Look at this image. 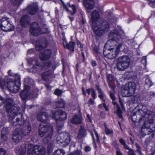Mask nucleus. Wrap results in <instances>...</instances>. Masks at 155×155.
<instances>
[{"instance_id": "20e7f679", "label": "nucleus", "mask_w": 155, "mask_h": 155, "mask_svg": "<svg viewBox=\"0 0 155 155\" xmlns=\"http://www.w3.org/2000/svg\"><path fill=\"white\" fill-rule=\"evenodd\" d=\"M147 110L146 106L141 104L139 105L136 107L134 112L131 115L132 121L133 122H136L137 118H139V119H141V117L147 115Z\"/></svg>"}, {"instance_id": "a19ab883", "label": "nucleus", "mask_w": 155, "mask_h": 155, "mask_svg": "<svg viewBox=\"0 0 155 155\" xmlns=\"http://www.w3.org/2000/svg\"><path fill=\"white\" fill-rule=\"evenodd\" d=\"M107 80L111 82L113 81L114 78L111 74H109L107 76Z\"/></svg>"}, {"instance_id": "052dcab7", "label": "nucleus", "mask_w": 155, "mask_h": 155, "mask_svg": "<svg viewBox=\"0 0 155 155\" xmlns=\"http://www.w3.org/2000/svg\"><path fill=\"white\" fill-rule=\"evenodd\" d=\"M91 64L93 66H95L96 65L97 63L95 61H93L91 62Z\"/></svg>"}, {"instance_id": "c85d7f7f", "label": "nucleus", "mask_w": 155, "mask_h": 155, "mask_svg": "<svg viewBox=\"0 0 155 155\" xmlns=\"http://www.w3.org/2000/svg\"><path fill=\"white\" fill-rule=\"evenodd\" d=\"M113 103L114 105L115 108H117V112L118 116L119 118H122V111L120 109L119 105L115 102H113Z\"/></svg>"}, {"instance_id": "603ef678", "label": "nucleus", "mask_w": 155, "mask_h": 155, "mask_svg": "<svg viewBox=\"0 0 155 155\" xmlns=\"http://www.w3.org/2000/svg\"><path fill=\"white\" fill-rule=\"evenodd\" d=\"M110 98L112 99L114 101L115 99V97L114 96V94L111 92H110Z\"/></svg>"}, {"instance_id": "774afa93", "label": "nucleus", "mask_w": 155, "mask_h": 155, "mask_svg": "<svg viewBox=\"0 0 155 155\" xmlns=\"http://www.w3.org/2000/svg\"><path fill=\"white\" fill-rule=\"evenodd\" d=\"M61 125H60V126H59L58 124V122H57V127H58H58H60V128H62V127H63V125H62V124L61 123Z\"/></svg>"}, {"instance_id": "5701e85b", "label": "nucleus", "mask_w": 155, "mask_h": 155, "mask_svg": "<svg viewBox=\"0 0 155 155\" xmlns=\"http://www.w3.org/2000/svg\"><path fill=\"white\" fill-rule=\"evenodd\" d=\"M82 117L81 115H75L72 118L71 122L73 124H78L82 123Z\"/></svg>"}, {"instance_id": "7c9ffc66", "label": "nucleus", "mask_w": 155, "mask_h": 155, "mask_svg": "<svg viewBox=\"0 0 155 155\" xmlns=\"http://www.w3.org/2000/svg\"><path fill=\"white\" fill-rule=\"evenodd\" d=\"M38 42H36V48L37 50L39 51L43 48H45L47 46L46 42H44L41 44V45H38Z\"/></svg>"}, {"instance_id": "9b49d317", "label": "nucleus", "mask_w": 155, "mask_h": 155, "mask_svg": "<svg viewBox=\"0 0 155 155\" xmlns=\"http://www.w3.org/2000/svg\"><path fill=\"white\" fill-rule=\"evenodd\" d=\"M116 48V49L115 50L109 49L104 50L103 51L104 55L109 59H112L115 58L119 51V47Z\"/></svg>"}, {"instance_id": "79ce46f5", "label": "nucleus", "mask_w": 155, "mask_h": 155, "mask_svg": "<svg viewBox=\"0 0 155 155\" xmlns=\"http://www.w3.org/2000/svg\"><path fill=\"white\" fill-rule=\"evenodd\" d=\"M82 153L80 150H77L75 153L70 154L69 155H81Z\"/></svg>"}, {"instance_id": "9d476101", "label": "nucleus", "mask_w": 155, "mask_h": 155, "mask_svg": "<svg viewBox=\"0 0 155 155\" xmlns=\"http://www.w3.org/2000/svg\"><path fill=\"white\" fill-rule=\"evenodd\" d=\"M30 31L31 34L35 36L48 32L47 30L46 31H44L43 29L41 30L38 24L35 22L33 23L31 25Z\"/></svg>"}, {"instance_id": "bb28decb", "label": "nucleus", "mask_w": 155, "mask_h": 155, "mask_svg": "<svg viewBox=\"0 0 155 155\" xmlns=\"http://www.w3.org/2000/svg\"><path fill=\"white\" fill-rule=\"evenodd\" d=\"M86 134V131L85 128L83 127H81L79 130L77 137L79 139H81L85 137Z\"/></svg>"}, {"instance_id": "f3484780", "label": "nucleus", "mask_w": 155, "mask_h": 155, "mask_svg": "<svg viewBox=\"0 0 155 155\" xmlns=\"http://www.w3.org/2000/svg\"><path fill=\"white\" fill-rule=\"evenodd\" d=\"M83 4L88 12H91L94 7L95 2L94 0H84Z\"/></svg>"}, {"instance_id": "1a4fd4ad", "label": "nucleus", "mask_w": 155, "mask_h": 155, "mask_svg": "<svg viewBox=\"0 0 155 155\" xmlns=\"http://www.w3.org/2000/svg\"><path fill=\"white\" fill-rule=\"evenodd\" d=\"M0 27L5 31H10L14 30V26L8 20V18H4L0 20Z\"/></svg>"}, {"instance_id": "f8f14e48", "label": "nucleus", "mask_w": 155, "mask_h": 155, "mask_svg": "<svg viewBox=\"0 0 155 155\" xmlns=\"http://www.w3.org/2000/svg\"><path fill=\"white\" fill-rule=\"evenodd\" d=\"M51 127L53 129L51 125L46 124L45 123H41L39 127V133L40 137H43L47 132H48L49 134L50 131H49L48 130Z\"/></svg>"}, {"instance_id": "09e8293b", "label": "nucleus", "mask_w": 155, "mask_h": 155, "mask_svg": "<svg viewBox=\"0 0 155 155\" xmlns=\"http://www.w3.org/2000/svg\"><path fill=\"white\" fill-rule=\"evenodd\" d=\"M94 134H95V135L96 137L97 141L98 142H99L100 139H99V138L97 132V131L95 130H94Z\"/></svg>"}, {"instance_id": "473e14b6", "label": "nucleus", "mask_w": 155, "mask_h": 155, "mask_svg": "<svg viewBox=\"0 0 155 155\" xmlns=\"http://www.w3.org/2000/svg\"><path fill=\"white\" fill-rule=\"evenodd\" d=\"M56 107L62 108L64 107L65 104L64 101L62 100L60 101H58L55 103Z\"/></svg>"}, {"instance_id": "ea45409f", "label": "nucleus", "mask_w": 155, "mask_h": 155, "mask_svg": "<svg viewBox=\"0 0 155 155\" xmlns=\"http://www.w3.org/2000/svg\"><path fill=\"white\" fill-rule=\"evenodd\" d=\"M62 93V91L58 89H56L54 91V94L57 96H59Z\"/></svg>"}, {"instance_id": "6ab92c4d", "label": "nucleus", "mask_w": 155, "mask_h": 155, "mask_svg": "<svg viewBox=\"0 0 155 155\" xmlns=\"http://www.w3.org/2000/svg\"><path fill=\"white\" fill-rule=\"evenodd\" d=\"M29 91V87L27 85L24 84V90L21 92L20 94V96L23 100H25L30 94Z\"/></svg>"}, {"instance_id": "aec40b11", "label": "nucleus", "mask_w": 155, "mask_h": 155, "mask_svg": "<svg viewBox=\"0 0 155 155\" xmlns=\"http://www.w3.org/2000/svg\"><path fill=\"white\" fill-rule=\"evenodd\" d=\"M51 54V52L50 50H46L40 53L39 57L41 60L45 61L50 58Z\"/></svg>"}, {"instance_id": "f257e3e1", "label": "nucleus", "mask_w": 155, "mask_h": 155, "mask_svg": "<svg viewBox=\"0 0 155 155\" xmlns=\"http://www.w3.org/2000/svg\"><path fill=\"white\" fill-rule=\"evenodd\" d=\"M92 28L97 35L101 36L110 29L108 23L101 17L99 12L94 10L91 14Z\"/></svg>"}, {"instance_id": "a18cd8bd", "label": "nucleus", "mask_w": 155, "mask_h": 155, "mask_svg": "<svg viewBox=\"0 0 155 155\" xmlns=\"http://www.w3.org/2000/svg\"><path fill=\"white\" fill-rule=\"evenodd\" d=\"M6 152V151L3 149L0 148V155H5Z\"/></svg>"}, {"instance_id": "49530a36", "label": "nucleus", "mask_w": 155, "mask_h": 155, "mask_svg": "<svg viewBox=\"0 0 155 155\" xmlns=\"http://www.w3.org/2000/svg\"><path fill=\"white\" fill-rule=\"evenodd\" d=\"M128 155H135V153L132 149H130L127 152Z\"/></svg>"}, {"instance_id": "7ed1b4c3", "label": "nucleus", "mask_w": 155, "mask_h": 155, "mask_svg": "<svg viewBox=\"0 0 155 155\" xmlns=\"http://www.w3.org/2000/svg\"><path fill=\"white\" fill-rule=\"evenodd\" d=\"M5 109L8 113L9 121L13 122L14 117L17 115L19 108L14 106L12 99L9 98L6 101Z\"/></svg>"}, {"instance_id": "2eb2a0df", "label": "nucleus", "mask_w": 155, "mask_h": 155, "mask_svg": "<svg viewBox=\"0 0 155 155\" xmlns=\"http://www.w3.org/2000/svg\"><path fill=\"white\" fill-rule=\"evenodd\" d=\"M49 131H50L49 134L43 140V141L48 146L50 147L54 143V141L51 140V138L53 134V129L51 127L49 128Z\"/></svg>"}, {"instance_id": "4468645a", "label": "nucleus", "mask_w": 155, "mask_h": 155, "mask_svg": "<svg viewBox=\"0 0 155 155\" xmlns=\"http://www.w3.org/2000/svg\"><path fill=\"white\" fill-rule=\"evenodd\" d=\"M36 65L32 68V72L36 73L37 71H41V70L44 68L47 69L50 66V62L48 61L44 64V66H42V63H38L37 61L35 62Z\"/></svg>"}, {"instance_id": "ddd939ff", "label": "nucleus", "mask_w": 155, "mask_h": 155, "mask_svg": "<svg viewBox=\"0 0 155 155\" xmlns=\"http://www.w3.org/2000/svg\"><path fill=\"white\" fill-rule=\"evenodd\" d=\"M23 135L22 131L19 128L16 129L14 131L12 137L13 142L15 143L19 142L21 140Z\"/></svg>"}, {"instance_id": "72a5a7b5", "label": "nucleus", "mask_w": 155, "mask_h": 155, "mask_svg": "<svg viewBox=\"0 0 155 155\" xmlns=\"http://www.w3.org/2000/svg\"><path fill=\"white\" fill-rule=\"evenodd\" d=\"M65 152L62 149H58L56 150L54 153V155H64Z\"/></svg>"}, {"instance_id": "412c9836", "label": "nucleus", "mask_w": 155, "mask_h": 155, "mask_svg": "<svg viewBox=\"0 0 155 155\" xmlns=\"http://www.w3.org/2000/svg\"><path fill=\"white\" fill-rule=\"evenodd\" d=\"M147 124H145L144 125H143L141 129V133L143 135H146L149 134L150 133L152 132L155 130V127H152L151 128L146 127Z\"/></svg>"}, {"instance_id": "de8ad7c7", "label": "nucleus", "mask_w": 155, "mask_h": 155, "mask_svg": "<svg viewBox=\"0 0 155 155\" xmlns=\"http://www.w3.org/2000/svg\"><path fill=\"white\" fill-rule=\"evenodd\" d=\"M70 6L71 7L73 11V13L71 12V14L72 15H73L76 12V10L75 9V6L73 5H72L71 6Z\"/></svg>"}, {"instance_id": "58836bf2", "label": "nucleus", "mask_w": 155, "mask_h": 155, "mask_svg": "<svg viewBox=\"0 0 155 155\" xmlns=\"http://www.w3.org/2000/svg\"><path fill=\"white\" fill-rule=\"evenodd\" d=\"M13 4L15 5H19L20 4V0H11Z\"/></svg>"}, {"instance_id": "37998d69", "label": "nucleus", "mask_w": 155, "mask_h": 155, "mask_svg": "<svg viewBox=\"0 0 155 155\" xmlns=\"http://www.w3.org/2000/svg\"><path fill=\"white\" fill-rule=\"evenodd\" d=\"M87 103L88 104L89 106L91 105L94 104L95 102L94 100L91 98H90L88 101Z\"/></svg>"}, {"instance_id": "69168bd1", "label": "nucleus", "mask_w": 155, "mask_h": 155, "mask_svg": "<svg viewBox=\"0 0 155 155\" xmlns=\"http://www.w3.org/2000/svg\"><path fill=\"white\" fill-rule=\"evenodd\" d=\"M87 117L88 119V120L90 122L91 121V119L90 118V116L88 114L87 115Z\"/></svg>"}, {"instance_id": "c9c22d12", "label": "nucleus", "mask_w": 155, "mask_h": 155, "mask_svg": "<svg viewBox=\"0 0 155 155\" xmlns=\"http://www.w3.org/2000/svg\"><path fill=\"white\" fill-rule=\"evenodd\" d=\"M51 74V72H49L48 71L43 73L41 75L42 78L43 79L45 80H46V79L48 78Z\"/></svg>"}, {"instance_id": "dca6fc26", "label": "nucleus", "mask_w": 155, "mask_h": 155, "mask_svg": "<svg viewBox=\"0 0 155 155\" xmlns=\"http://www.w3.org/2000/svg\"><path fill=\"white\" fill-rule=\"evenodd\" d=\"M51 113L52 114V118H55V120L57 122L56 114L58 115L59 116V119L61 120H65L67 118V115L66 113L61 110H59L55 112L53 111H51Z\"/></svg>"}, {"instance_id": "e2e57ef3", "label": "nucleus", "mask_w": 155, "mask_h": 155, "mask_svg": "<svg viewBox=\"0 0 155 155\" xmlns=\"http://www.w3.org/2000/svg\"><path fill=\"white\" fill-rule=\"evenodd\" d=\"M137 151L140 154V155H143L141 153V151L140 150V148L137 149Z\"/></svg>"}, {"instance_id": "4be33fe9", "label": "nucleus", "mask_w": 155, "mask_h": 155, "mask_svg": "<svg viewBox=\"0 0 155 155\" xmlns=\"http://www.w3.org/2000/svg\"><path fill=\"white\" fill-rule=\"evenodd\" d=\"M49 116L45 112H40L38 114L37 119L42 123L46 122L48 119Z\"/></svg>"}, {"instance_id": "c03bdc74", "label": "nucleus", "mask_w": 155, "mask_h": 155, "mask_svg": "<svg viewBox=\"0 0 155 155\" xmlns=\"http://www.w3.org/2000/svg\"><path fill=\"white\" fill-rule=\"evenodd\" d=\"M91 94L93 99H95L96 97V94L95 91L93 89H91Z\"/></svg>"}, {"instance_id": "6e6d98bb", "label": "nucleus", "mask_w": 155, "mask_h": 155, "mask_svg": "<svg viewBox=\"0 0 155 155\" xmlns=\"http://www.w3.org/2000/svg\"><path fill=\"white\" fill-rule=\"evenodd\" d=\"M116 151V155H122V153L120 152V150L119 149H117Z\"/></svg>"}, {"instance_id": "393cba45", "label": "nucleus", "mask_w": 155, "mask_h": 155, "mask_svg": "<svg viewBox=\"0 0 155 155\" xmlns=\"http://www.w3.org/2000/svg\"><path fill=\"white\" fill-rule=\"evenodd\" d=\"M26 151V145L23 144L21 146L16 148V153L18 155H25Z\"/></svg>"}, {"instance_id": "bf43d9fd", "label": "nucleus", "mask_w": 155, "mask_h": 155, "mask_svg": "<svg viewBox=\"0 0 155 155\" xmlns=\"http://www.w3.org/2000/svg\"><path fill=\"white\" fill-rule=\"evenodd\" d=\"M97 90L99 94H101L103 93L101 90L98 87H97Z\"/></svg>"}, {"instance_id": "c756f323", "label": "nucleus", "mask_w": 155, "mask_h": 155, "mask_svg": "<svg viewBox=\"0 0 155 155\" xmlns=\"http://www.w3.org/2000/svg\"><path fill=\"white\" fill-rule=\"evenodd\" d=\"M28 17L26 15L22 17L20 20V22L22 26H24L28 24Z\"/></svg>"}, {"instance_id": "0e129e2a", "label": "nucleus", "mask_w": 155, "mask_h": 155, "mask_svg": "<svg viewBox=\"0 0 155 155\" xmlns=\"http://www.w3.org/2000/svg\"><path fill=\"white\" fill-rule=\"evenodd\" d=\"M91 89H87V90H86L87 92V94H89V95L90 94L91 92Z\"/></svg>"}, {"instance_id": "cd10ccee", "label": "nucleus", "mask_w": 155, "mask_h": 155, "mask_svg": "<svg viewBox=\"0 0 155 155\" xmlns=\"http://www.w3.org/2000/svg\"><path fill=\"white\" fill-rule=\"evenodd\" d=\"M64 46L69 49L70 51H73L74 49V47L75 45V43L74 42H71L69 43H67L66 45L64 44Z\"/></svg>"}, {"instance_id": "a878e982", "label": "nucleus", "mask_w": 155, "mask_h": 155, "mask_svg": "<svg viewBox=\"0 0 155 155\" xmlns=\"http://www.w3.org/2000/svg\"><path fill=\"white\" fill-rule=\"evenodd\" d=\"M8 128H4L2 131V139L4 141H7L8 139Z\"/></svg>"}, {"instance_id": "e433bc0d", "label": "nucleus", "mask_w": 155, "mask_h": 155, "mask_svg": "<svg viewBox=\"0 0 155 155\" xmlns=\"http://www.w3.org/2000/svg\"><path fill=\"white\" fill-rule=\"evenodd\" d=\"M149 4L152 8L155 7V0H149Z\"/></svg>"}, {"instance_id": "f03ea898", "label": "nucleus", "mask_w": 155, "mask_h": 155, "mask_svg": "<svg viewBox=\"0 0 155 155\" xmlns=\"http://www.w3.org/2000/svg\"><path fill=\"white\" fill-rule=\"evenodd\" d=\"M20 85V77L18 75L15 76L14 81L10 78L6 80L0 78V87L2 89L7 88L10 91L16 93L19 91Z\"/></svg>"}, {"instance_id": "4d7b16f0", "label": "nucleus", "mask_w": 155, "mask_h": 155, "mask_svg": "<svg viewBox=\"0 0 155 155\" xmlns=\"http://www.w3.org/2000/svg\"><path fill=\"white\" fill-rule=\"evenodd\" d=\"M123 145L124 146V147L125 149L128 150H130V149H131V148L129 147L127 145L126 143L124 144Z\"/></svg>"}, {"instance_id": "864d4df0", "label": "nucleus", "mask_w": 155, "mask_h": 155, "mask_svg": "<svg viewBox=\"0 0 155 155\" xmlns=\"http://www.w3.org/2000/svg\"><path fill=\"white\" fill-rule=\"evenodd\" d=\"M146 83L149 85V86L150 87L152 85V82L149 79H147L146 81Z\"/></svg>"}, {"instance_id": "b1692460", "label": "nucleus", "mask_w": 155, "mask_h": 155, "mask_svg": "<svg viewBox=\"0 0 155 155\" xmlns=\"http://www.w3.org/2000/svg\"><path fill=\"white\" fill-rule=\"evenodd\" d=\"M37 9V5L36 4H34L28 7L27 12L30 15H33L36 13Z\"/></svg>"}, {"instance_id": "0eeeda50", "label": "nucleus", "mask_w": 155, "mask_h": 155, "mask_svg": "<svg viewBox=\"0 0 155 155\" xmlns=\"http://www.w3.org/2000/svg\"><path fill=\"white\" fill-rule=\"evenodd\" d=\"M28 147V155H44L45 153V149L38 145L34 146L32 144H29Z\"/></svg>"}, {"instance_id": "6e6552de", "label": "nucleus", "mask_w": 155, "mask_h": 155, "mask_svg": "<svg viewBox=\"0 0 155 155\" xmlns=\"http://www.w3.org/2000/svg\"><path fill=\"white\" fill-rule=\"evenodd\" d=\"M71 141L70 136L67 133L60 134L57 138V142L58 143L61 144L63 147L68 145Z\"/></svg>"}, {"instance_id": "3c124183", "label": "nucleus", "mask_w": 155, "mask_h": 155, "mask_svg": "<svg viewBox=\"0 0 155 155\" xmlns=\"http://www.w3.org/2000/svg\"><path fill=\"white\" fill-rule=\"evenodd\" d=\"M91 150V148L88 146H86L85 147V151L86 152H89Z\"/></svg>"}, {"instance_id": "a211bd4d", "label": "nucleus", "mask_w": 155, "mask_h": 155, "mask_svg": "<svg viewBox=\"0 0 155 155\" xmlns=\"http://www.w3.org/2000/svg\"><path fill=\"white\" fill-rule=\"evenodd\" d=\"M106 45L107 46H109L110 47V48H109V49H113V50L116 49V48L119 47V50L120 48L122 46L121 44H119L116 41L113 40H108L107 42Z\"/></svg>"}, {"instance_id": "39448f33", "label": "nucleus", "mask_w": 155, "mask_h": 155, "mask_svg": "<svg viewBox=\"0 0 155 155\" xmlns=\"http://www.w3.org/2000/svg\"><path fill=\"white\" fill-rule=\"evenodd\" d=\"M116 67L119 71H124L129 67L130 59L127 55H123L119 57L117 59Z\"/></svg>"}, {"instance_id": "5fc2aeb1", "label": "nucleus", "mask_w": 155, "mask_h": 155, "mask_svg": "<svg viewBox=\"0 0 155 155\" xmlns=\"http://www.w3.org/2000/svg\"><path fill=\"white\" fill-rule=\"evenodd\" d=\"M4 100L3 98L0 95V106H1L4 103Z\"/></svg>"}, {"instance_id": "423d86ee", "label": "nucleus", "mask_w": 155, "mask_h": 155, "mask_svg": "<svg viewBox=\"0 0 155 155\" xmlns=\"http://www.w3.org/2000/svg\"><path fill=\"white\" fill-rule=\"evenodd\" d=\"M136 88V85L134 82H129L122 87L121 94L124 97H130L133 95Z\"/></svg>"}, {"instance_id": "680f3d73", "label": "nucleus", "mask_w": 155, "mask_h": 155, "mask_svg": "<svg viewBox=\"0 0 155 155\" xmlns=\"http://www.w3.org/2000/svg\"><path fill=\"white\" fill-rule=\"evenodd\" d=\"M119 101H120V105L122 107V109H123V108H124V105L123 104V101L122 100H121L120 99H119Z\"/></svg>"}, {"instance_id": "338daca9", "label": "nucleus", "mask_w": 155, "mask_h": 155, "mask_svg": "<svg viewBox=\"0 0 155 155\" xmlns=\"http://www.w3.org/2000/svg\"><path fill=\"white\" fill-rule=\"evenodd\" d=\"M47 89L48 90H50L51 89V87L49 85H47L46 86Z\"/></svg>"}, {"instance_id": "f704fd0d", "label": "nucleus", "mask_w": 155, "mask_h": 155, "mask_svg": "<svg viewBox=\"0 0 155 155\" xmlns=\"http://www.w3.org/2000/svg\"><path fill=\"white\" fill-rule=\"evenodd\" d=\"M105 125V132L107 135H109L112 134L113 133V130L111 129H110L107 127L106 125Z\"/></svg>"}, {"instance_id": "2f4dec72", "label": "nucleus", "mask_w": 155, "mask_h": 155, "mask_svg": "<svg viewBox=\"0 0 155 155\" xmlns=\"http://www.w3.org/2000/svg\"><path fill=\"white\" fill-rule=\"evenodd\" d=\"M98 97L102 100V104H103V106L104 107L105 109V110L107 111L108 109V107L106 105V104L105 103L104 100L103 99L104 94L102 93L100 94L99 95Z\"/></svg>"}, {"instance_id": "4c0bfd02", "label": "nucleus", "mask_w": 155, "mask_h": 155, "mask_svg": "<svg viewBox=\"0 0 155 155\" xmlns=\"http://www.w3.org/2000/svg\"><path fill=\"white\" fill-rule=\"evenodd\" d=\"M22 121V120H20L19 118H17L16 119V122L13 123V125H16L18 124L19 125H22V124L21 123Z\"/></svg>"}, {"instance_id": "8fccbe9b", "label": "nucleus", "mask_w": 155, "mask_h": 155, "mask_svg": "<svg viewBox=\"0 0 155 155\" xmlns=\"http://www.w3.org/2000/svg\"><path fill=\"white\" fill-rule=\"evenodd\" d=\"M112 145L116 148V149L118 148V146L116 140L113 141Z\"/></svg>"}, {"instance_id": "13d9d810", "label": "nucleus", "mask_w": 155, "mask_h": 155, "mask_svg": "<svg viewBox=\"0 0 155 155\" xmlns=\"http://www.w3.org/2000/svg\"><path fill=\"white\" fill-rule=\"evenodd\" d=\"M119 142L123 145H124L126 143L125 141L122 139H120Z\"/></svg>"}]
</instances>
